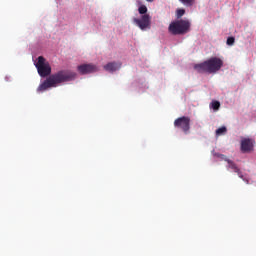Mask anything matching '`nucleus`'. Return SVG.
<instances>
[{"mask_svg":"<svg viewBox=\"0 0 256 256\" xmlns=\"http://www.w3.org/2000/svg\"><path fill=\"white\" fill-rule=\"evenodd\" d=\"M75 77H77L75 72H70L67 70L58 71L57 73L50 75L42 84H40L37 91H47V89H50V87H57V85L61 83L73 81Z\"/></svg>","mask_w":256,"mask_h":256,"instance_id":"nucleus-1","label":"nucleus"},{"mask_svg":"<svg viewBox=\"0 0 256 256\" xmlns=\"http://www.w3.org/2000/svg\"><path fill=\"white\" fill-rule=\"evenodd\" d=\"M221 67H223V60L219 57H212L202 63L194 65V69L197 73H209L210 75L221 71Z\"/></svg>","mask_w":256,"mask_h":256,"instance_id":"nucleus-2","label":"nucleus"},{"mask_svg":"<svg viewBox=\"0 0 256 256\" xmlns=\"http://www.w3.org/2000/svg\"><path fill=\"white\" fill-rule=\"evenodd\" d=\"M171 35H187L191 31V22L189 20H176L170 23L168 27Z\"/></svg>","mask_w":256,"mask_h":256,"instance_id":"nucleus-3","label":"nucleus"},{"mask_svg":"<svg viewBox=\"0 0 256 256\" xmlns=\"http://www.w3.org/2000/svg\"><path fill=\"white\" fill-rule=\"evenodd\" d=\"M36 68L40 77H48V75H51V65H49L48 62H45V58L43 56L38 57Z\"/></svg>","mask_w":256,"mask_h":256,"instance_id":"nucleus-4","label":"nucleus"},{"mask_svg":"<svg viewBox=\"0 0 256 256\" xmlns=\"http://www.w3.org/2000/svg\"><path fill=\"white\" fill-rule=\"evenodd\" d=\"M133 23L139 27L141 31L151 29V16L149 14L142 15L141 18H133Z\"/></svg>","mask_w":256,"mask_h":256,"instance_id":"nucleus-5","label":"nucleus"},{"mask_svg":"<svg viewBox=\"0 0 256 256\" xmlns=\"http://www.w3.org/2000/svg\"><path fill=\"white\" fill-rule=\"evenodd\" d=\"M174 127H176V129H181L187 135L191 129V118L187 116L177 118L174 121Z\"/></svg>","mask_w":256,"mask_h":256,"instance_id":"nucleus-6","label":"nucleus"},{"mask_svg":"<svg viewBox=\"0 0 256 256\" xmlns=\"http://www.w3.org/2000/svg\"><path fill=\"white\" fill-rule=\"evenodd\" d=\"M78 71L81 75H87L89 73H95L97 66L93 64H82L78 66Z\"/></svg>","mask_w":256,"mask_h":256,"instance_id":"nucleus-7","label":"nucleus"},{"mask_svg":"<svg viewBox=\"0 0 256 256\" xmlns=\"http://www.w3.org/2000/svg\"><path fill=\"white\" fill-rule=\"evenodd\" d=\"M242 153H251L253 151V140L250 138H243L241 140V147Z\"/></svg>","mask_w":256,"mask_h":256,"instance_id":"nucleus-8","label":"nucleus"},{"mask_svg":"<svg viewBox=\"0 0 256 256\" xmlns=\"http://www.w3.org/2000/svg\"><path fill=\"white\" fill-rule=\"evenodd\" d=\"M105 71H109L110 73H113L119 69H121V63L117 62H109L104 66Z\"/></svg>","mask_w":256,"mask_h":256,"instance_id":"nucleus-9","label":"nucleus"},{"mask_svg":"<svg viewBox=\"0 0 256 256\" xmlns=\"http://www.w3.org/2000/svg\"><path fill=\"white\" fill-rule=\"evenodd\" d=\"M226 163H228V168L232 169V171H234V173H237V175H239V177H241V179H243V175H241V169H239V167H237V164H235V162H233V160L230 159H225Z\"/></svg>","mask_w":256,"mask_h":256,"instance_id":"nucleus-10","label":"nucleus"},{"mask_svg":"<svg viewBox=\"0 0 256 256\" xmlns=\"http://www.w3.org/2000/svg\"><path fill=\"white\" fill-rule=\"evenodd\" d=\"M227 133V127L222 126L216 130V137H221V135H225Z\"/></svg>","mask_w":256,"mask_h":256,"instance_id":"nucleus-11","label":"nucleus"},{"mask_svg":"<svg viewBox=\"0 0 256 256\" xmlns=\"http://www.w3.org/2000/svg\"><path fill=\"white\" fill-rule=\"evenodd\" d=\"M183 5H186V7H193L195 5V0H180Z\"/></svg>","mask_w":256,"mask_h":256,"instance_id":"nucleus-12","label":"nucleus"},{"mask_svg":"<svg viewBox=\"0 0 256 256\" xmlns=\"http://www.w3.org/2000/svg\"><path fill=\"white\" fill-rule=\"evenodd\" d=\"M211 107L214 111H219V108L221 107V103L219 101H213L211 103Z\"/></svg>","mask_w":256,"mask_h":256,"instance_id":"nucleus-13","label":"nucleus"},{"mask_svg":"<svg viewBox=\"0 0 256 256\" xmlns=\"http://www.w3.org/2000/svg\"><path fill=\"white\" fill-rule=\"evenodd\" d=\"M138 13H140V15H147V6L141 5L138 8Z\"/></svg>","mask_w":256,"mask_h":256,"instance_id":"nucleus-14","label":"nucleus"},{"mask_svg":"<svg viewBox=\"0 0 256 256\" xmlns=\"http://www.w3.org/2000/svg\"><path fill=\"white\" fill-rule=\"evenodd\" d=\"M183 15H185V9H178L176 11V17L177 19H181V17H183Z\"/></svg>","mask_w":256,"mask_h":256,"instance_id":"nucleus-15","label":"nucleus"},{"mask_svg":"<svg viewBox=\"0 0 256 256\" xmlns=\"http://www.w3.org/2000/svg\"><path fill=\"white\" fill-rule=\"evenodd\" d=\"M226 43H227V45H229V46L235 45V37H228Z\"/></svg>","mask_w":256,"mask_h":256,"instance_id":"nucleus-16","label":"nucleus"},{"mask_svg":"<svg viewBox=\"0 0 256 256\" xmlns=\"http://www.w3.org/2000/svg\"><path fill=\"white\" fill-rule=\"evenodd\" d=\"M220 159H222L223 161H225V159H229L227 156L220 154L219 155Z\"/></svg>","mask_w":256,"mask_h":256,"instance_id":"nucleus-17","label":"nucleus"},{"mask_svg":"<svg viewBox=\"0 0 256 256\" xmlns=\"http://www.w3.org/2000/svg\"><path fill=\"white\" fill-rule=\"evenodd\" d=\"M146 1H148L149 3H153V0H146Z\"/></svg>","mask_w":256,"mask_h":256,"instance_id":"nucleus-18","label":"nucleus"}]
</instances>
